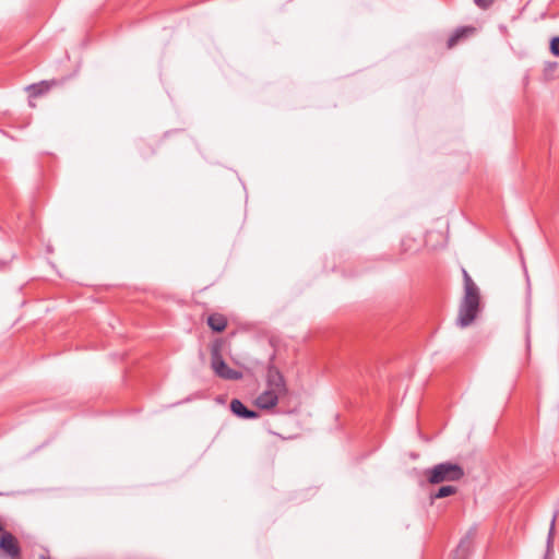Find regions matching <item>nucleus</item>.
Listing matches in <instances>:
<instances>
[{
    "mask_svg": "<svg viewBox=\"0 0 559 559\" xmlns=\"http://www.w3.org/2000/svg\"><path fill=\"white\" fill-rule=\"evenodd\" d=\"M211 368L217 377L224 380H240L243 377L241 371L228 367L222 357L218 345H213L211 348Z\"/></svg>",
    "mask_w": 559,
    "mask_h": 559,
    "instance_id": "obj_3",
    "label": "nucleus"
},
{
    "mask_svg": "<svg viewBox=\"0 0 559 559\" xmlns=\"http://www.w3.org/2000/svg\"><path fill=\"white\" fill-rule=\"evenodd\" d=\"M230 411L231 413L242 419H257L259 417V413L252 409H249L240 400L234 399L230 402Z\"/></svg>",
    "mask_w": 559,
    "mask_h": 559,
    "instance_id": "obj_7",
    "label": "nucleus"
},
{
    "mask_svg": "<svg viewBox=\"0 0 559 559\" xmlns=\"http://www.w3.org/2000/svg\"><path fill=\"white\" fill-rule=\"evenodd\" d=\"M550 52L554 56L559 57V36H556L550 40Z\"/></svg>",
    "mask_w": 559,
    "mask_h": 559,
    "instance_id": "obj_15",
    "label": "nucleus"
},
{
    "mask_svg": "<svg viewBox=\"0 0 559 559\" xmlns=\"http://www.w3.org/2000/svg\"><path fill=\"white\" fill-rule=\"evenodd\" d=\"M284 396L283 394H277L272 390H264L261 394H259L254 401L255 405L261 409H272L278 403V400Z\"/></svg>",
    "mask_w": 559,
    "mask_h": 559,
    "instance_id": "obj_6",
    "label": "nucleus"
},
{
    "mask_svg": "<svg viewBox=\"0 0 559 559\" xmlns=\"http://www.w3.org/2000/svg\"><path fill=\"white\" fill-rule=\"evenodd\" d=\"M266 389L283 395H286L288 392L284 376L272 364L267 366L266 370Z\"/></svg>",
    "mask_w": 559,
    "mask_h": 559,
    "instance_id": "obj_4",
    "label": "nucleus"
},
{
    "mask_svg": "<svg viewBox=\"0 0 559 559\" xmlns=\"http://www.w3.org/2000/svg\"><path fill=\"white\" fill-rule=\"evenodd\" d=\"M474 532L469 531L459 543L452 559H467L472 549Z\"/></svg>",
    "mask_w": 559,
    "mask_h": 559,
    "instance_id": "obj_8",
    "label": "nucleus"
},
{
    "mask_svg": "<svg viewBox=\"0 0 559 559\" xmlns=\"http://www.w3.org/2000/svg\"><path fill=\"white\" fill-rule=\"evenodd\" d=\"M3 532V525L0 523V533Z\"/></svg>",
    "mask_w": 559,
    "mask_h": 559,
    "instance_id": "obj_18",
    "label": "nucleus"
},
{
    "mask_svg": "<svg viewBox=\"0 0 559 559\" xmlns=\"http://www.w3.org/2000/svg\"><path fill=\"white\" fill-rule=\"evenodd\" d=\"M57 84H58V82L56 80L40 81L39 83L32 84V85L27 86L29 97H34V98L39 97V96L46 94L47 92H49V90L52 86H56Z\"/></svg>",
    "mask_w": 559,
    "mask_h": 559,
    "instance_id": "obj_9",
    "label": "nucleus"
},
{
    "mask_svg": "<svg viewBox=\"0 0 559 559\" xmlns=\"http://www.w3.org/2000/svg\"><path fill=\"white\" fill-rule=\"evenodd\" d=\"M557 519V512L552 515L550 527L546 542V552L543 559H550L554 554V535H555V524Z\"/></svg>",
    "mask_w": 559,
    "mask_h": 559,
    "instance_id": "obj_11",
    "label": "nucleus"
},
{
    "mask_svg": "<svg viewBox=\"0 0 559 559\" xmlns=\"http://www.w3.org/2000/svg\"><path fill=\"white\" fill-rule=\"evenodd\" d=\"M456 491H457V489L455 486H452V485L442 486L436 492H433L431 495V498L432 499H442V498H445V497L456 493Z\"/></svg>",
    "mask_w": 559,
    "mask_h": 559,
    "instance_id": "obj_13",
    "label": "nucleus"
},
{
    "mask_svg": "<svg viewBox=\"0 0 559 559\" xmlns=\"http://www.w3.org/2000/svg\"><path fill=\"white\" fill-rule=\"evenodd\" d=\"M425 475L427 480L435 485L443 481L460 480L464 476V469L456 463L443 462L426 469Z\"/></svg>",
    "mask_w": 559,
    "mask_h": 559,
    "instance_id": "obj_2",
    "label": "nucleus"
},
{
    "mask_svg": "<svg viewBox=\"0 0 559 559\" xmlns=\"http://www.w3.org/2000/svg\"><path fill=\"white\" fill-rule=\"evenodd\" d=\"M207 325L214 332H223L226 329L227 320L223 314L213 313L207 318Z\"/></svg>",
    "mask_w": 559,
    "mask_h": 559,
    "instance_id": "obj_10",
    "label": "nucleus"
},
{
    "mask_svg": "<svg viewBox=\"0 0 559 559\" xmlns=\"http://www.w3.org/2000/svg\"><path fill=\"white\" fill-rule=\"evenodd\" d=\"M473 31V27H460L455 29V32L448 39V47H454L461 38L465 37L467 33H472Z\"/></svg>",
    "mask_w": 559,
    "mask_h": 559,
    "instance_id": "obj_12",
    "label": "nucleus"
},
{
    "mask_svg": "<svg viewBox=\"0 0 559 559\" xmlns=\"http://www.w3.org/2000/svg\"><path fill=\"white\" fill-rule=\"evenodd\" d=\"M526 343H527V347H530V334L528 333L526 334Z\"/></svg>",
    "mask_w": 559,
    "mask_h": 559,
    "instance_id": "obj_17",
    "label": "nucleus"
},
{
    "mask_svg": "<svg viewBox=\"0 0 559 559\" xmlns=\"http://www.w3.org/2000/svg\"><path fill=\"white\" fill-rule=\"evenodd\" d=\"M0 549L12 559H17L21 555V547L17 539L9 532H3L0 537Z\"/></svg>",
    "mask_w": 559,
    "mask_h": 559,
    "instance_id": "obj_5",
    "label": "nucleus"
},
{
    "mask_svg": "<svg viewBox=\"0 0 559 559\" xmlns=\"http://www.w3.org/2000/svg\"><path fill=\"white\" fill-rule=\"evenodd\" d=\"M495 0H474V3L481 10L489 9Z\"/></svg>",
    "mask_w": 559,
    "mask_h": 559,
    "instance_id": "obj_16",
    "label": "nucleus"
},
{
    "mask_svg": "<svg viewBox=\"0 0 559 559\" xmlns=\"http://www.w3.org/2000/svg\"><path fill=\"white\" fill-rule=\"evenodd\" d=\"M462 273H463V281H464V290L469 289V288H472V289L478 288L465 269L462 270Z\"/></svg>",
    "mask_w": 559,
    "mask_h": 559,
    "instance_id": "obj_14",
    "label": "nucleus"
},
{
    "mask_svg": "<svg viewBox=\"0 0 559 559\" xmlns=\"http://www.w3.org/2000/svg\"><path fill=\"white\" fill-rule=\"evenodd\" d=\"M479 300L480 296L478 288L464 290V297L460 304L456 320L459 326L466 328L473 323L479 310Z\"/></svg>",
    "mask_w": 559,
    "mask_h": 559,
    "instance_id": "obj_1",
    "label": "nucleus"
}]
</instances>
